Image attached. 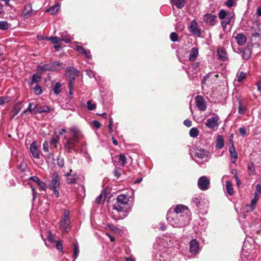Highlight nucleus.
I'll list each match as a JSON object with an SVG mask.
<instances>
[{
	"label": "nucleus",
	"mask_w": 261,
	"mask_h": 261,
	"mask_svg": "<svg viewBox=\"0 0 261 261\" xmlns=\"http://www.w3.org/2000/svg\"><path fill=\"white\" fill-rule=\"evenodd\" d=\"M71 137L66 138L64 143L66 151L70 153L72 151L81 152L85 144L82 132L76 126H73L69 129Z\"/></svg>",
	"instance_id": "f257e3e1"
},
{
	"label": "nucleus",
	"mask_w": 261,
	"mask_h": 261,
	"mask_svg": "<svg viewBox=\"0 0 261 261\" xmlns=\"http://www.w3.org/2000/svg\"><path fill=\"white\" fill-rule=\"evenodd\" d=\"M167 220L172 226L181 227L188 225L191 218L189 216H185V218L180 217L177 213L172 212V208H170L167 213Z\"/></svg>",
	"instance_id": "f03ea898"
},
{
	"label": "nucleus",
	"mask_w": 261,
	"mask_h": 261,
	"mask_svg": "<svg viewBox=\"0 0 261 261\" xmlns=\"http://www.w3.org/2000/svg\"><path fill=\"white\" fill-rule=\"evenodd\" d=\"M63 68V64L59 62H50L42 65H38L37 70L40 73H43L47 71H56Z\"/></svg>",
	"instance_id": "7ed1b4c3"
},
{
	"label": "nucleus",
	"mask_w": 261,
	"mask_h": 261,
	"mask_svg": "<svg viewBox=\"0 0 261 261\" xmlns=\"http://www.w3.org/2000/svg\"><path fill=\"white\" fill-rule=\"evenodd\" d=\"M218 17L220 20L221 26L223 30H225L227 25L230 24L232 19L234 18V14L222 9L218 13Z\"/></svg>",
	"instance_id": "20e7f679"
},
{
	"label": "nucleus",
	"mask_w": 261,
	"mask_h": 261,
	"mask_svg": "<svg viewBox=\"0 0 261 261\" xmlns=\"http://www.w3.org/2000/svg\"><path fill=\"white\" fill-rule=\"evenodd\" d=\"M61 186V177L59 176V173L57 171H54L51 180L48 185L49 188L51 189L57 197L60 196L59 192L58 189Z\"/></svg>",
	"instance_id": "39448f33"
},
{
	"label": "nucleus",
	"mask_w": 261,
	"mask_h": 261,
	"mask_svg": "<svg viewBox=\"0 0 261 261\" xmlns=\"http://www.w3.org/2000/svg\"><path fill=\"white\" fill-rule=\"evenodd\" d=\"M59 228L62 233L68 232L71 229L70 219L68 213H65L59 222Z\"/></svg>",
	"instance_id": "423d86ee"
},
{
	"label": "nucleus",
	"mask_w": 261,
	"mask_h": 261,
	"mask_svg": "<svg viewBox=\"0 0 261 261\" xmlns=\"http://www.w3.org/2000/svg\"><path fill=\"white\" fill-rule=\"evenodd\" d=\"M128 199L123 194L119 195L117 198V202L113 205V208L118 212H123L125 205L128 203Z\"/></svg>",
	"instance_id": "0eeeda50"
},
{
	"label": "nucleus",
	"mask_w": 261,
	"mask_h": 261,
	"mask_svg": "<svg viewBox=\"0 0 261 261\" xmlns=\"http://www.w3.org/2000/svg\"><path fill=\"white\" fill-rule=\"evenodd\" d=\"M188 210V208L187 206L182 204H179L174 208L172 212H174L175 213H177V215L180 216V217L185 218V216H190L189 212L187 211Z\"/></svg>",
	"instance_id": "6e6552de"
},
{
	"label": "nucleus",
	"mask_w": 261,
	"mask_h": 261,
	"mask_svg": "<svg viewBox=\"0 0 261 261\" xmlns=\"http://www.w3.org/2000/svg\"><path fill=\"white\" fill-rule=\"evenodd\" d=\"M195 104L198 109L201 111H205L206 109V102L204 97L201 95H197L195 98Z\"/></svg>",
	"instance_id": "1a4fd4ad"
},
{
	"label": "nucleus",
	"mask_w": 261,
	"mask_h": 261,
	"mask_svg": "<svg viewBox=\"0 0 261 261\" xmlns=\"http://www.w3.org/2000/svg\"><path fill=\"white\" fill-rule=\"evenodd\" d=\"M210 180L205 176L200 177L198 181V187L202 191H205L209 188Z\"/></svg>",
	"instance_id": "9d476101"
},
{
	"label": "nucleus",
	"mask_w": 261,
	"mask_h": 261,
	"mask_svg": "<svg viewBox=\"0 0 261 261\" xmlns=\"http://www.w3.org/2000/svg\"><path fill=\"white\" fill-rule=\"evenodd\" d=\"M203 21L208 25L214 26L217 22V16L211 13H206L203 16Z\"/></svg>",
	"instance_id": "9b49d317"
},
{
	"label": "nucleus",
	"mask_w": 261,
	"mask_h": 261,
	"mask_svg": "<svg viewBox=\"0 0 261 261\" xmlns=\"http://www.w3.org/2000/svg\"><path fill=\"white\" fill-rule=\"evenodd\" d=\"M195 155L196 157L201 159H204V161L208 160V155L209 154L208 151H206L204 149H198L197 148L195 149Z\"/></svg>",
	"instance_id": "f8f14e48"
},
{
	"label": "nucleus",
	"mask_w": 261,
	"mask_h": 261,
	"mask_svg": "<svg viewBox=\"0 0 261 261\" xmlns=\"http://www.w3.org/2000/svg\"><path fill=\"white\" fill-rule=\"evenodd\" d=\"M229 144H230V146L229 147V151L231 158V162L233 164H235L238 159V152L236 150L232 139H230Z\"/></svg>",
	"instance_id": "ddd939ff"
},
{
	"label": "nucleus",
	"mask_w": 261,
	"mask_h": 261,
	"mask_svg": "<svg viewBox=\"0 0 261 261\" xmlns=\"http://www.w3.org/2000/svg\"><path fill=\"white\" fill-rule=\"evenodd\" d=\"M218 116L212 117L206 120L205 125L209 128L214 129L218 126Z\"/></svg>",
	"instance_id": "4468645a"
},
{
	"label": "nucleus",
	"mask_w": 261,
	"mask_h": 261,
	"mask_svg": "<svg viewBox=\"0 0 261 261\" xmlns=\"http://www.w3.org/2000/svg\"><path fill=\"white\" fill-rule=\"evenodd\" d=\"M189 31L193 35H197L198 37L201 36L200 29L198 27L197 22L195 20H192L189 27Z\"/></svg>",
	"instance_id": "2eb2a0df"
},
{
	"label": "nucleus",
	"mask_w": 261,
	"mask_h": 261,
	"mask_svg": "<svg viewBox=\"0 0 261 261\" xmlns=\"http://www.w3.org/2000/svg\"><path fill=\"white\" fill-rule=\"evenodd\" d=\"M235 33L233 34V37L237 40V43L240 45H244L247 41V38L246 36L242 33L236 34V35L234 36Z\"/></svg>",
	"instance_id": "dca6fc26"
},
{
	"label": "nucleus",
	"mask_w": 261,
	"mask_h": 261,
	"mask_svg": "<svg viewBox=\"0 0 261 261\" xmlns=\"http://www.w3.org/2000/svg\"><path fill=\"white\" fill-rule=\"evenodd\" d=\"M30 150L33 156L36 159L40 158V153L38 149V146L35 142H33L30 145Z\"/></svg>",
	"instance_id": "f3484780"
},
{
	"label": "nucleus",
	"mask_w": 261,
	"mask_h": 261,
	"mask_svg": "<svg viewBox=\"0 0 261 261\" xmlns=\"http://www.w3.org/2000/svg\"><path fill=\"white\" fill-rule=\"evenodd\" d=\"M217 55L219 59L223 61L228 60L227 54L226 49L223 47H220L218 49Z\"/></svg>",
	"instance_id": "a211bd4d"
},
{
	"label": "nucleus",
	"mask_w": 261,
	"mask_h": 261,
	"mask_svg": "<svg viewBox=\"0 0 261 261\" xmlns=\"http://www.w3.org/2000/svg\"><path fill=\"white\" fill-rule=\"evenodd\" d=\"M199 244L195 239L191 240L190 244V251L192 253H196L199 251Z\"/></svg>",
	"instance_id": "6ab92c4d"
},
{
	"label": "nucleus",
	"mask_w": 261,
	"mask_h": 261,
	"mask_svg": "<svg viewBox=\"0 0 261 261\" xmlns=\"http://www.w3.org/2000/svg\"><path fill=\"white\" fill-rule=\"evenodd\" d=\"M240 52L242 54V58L244 60H248L251 56V51L248 47L244 48H239Z\"/></svg>",
	"instance_id": "aec40b11"
},
{
	"label": "nucleus",
	"mask_w": 261,
	"mask_h": 261,
	"mask_svg": "<svg viewBox=\"0 0 261 261\" xmlns=\"http://www.w3.org/2000/svg\"><path fill=\"white\" fill-rule=\"evenodd\" d=\"M76 50L83 55L87 59H90L91 55L89 50H86L84 47L81 46L76 45Z\"/></svg>",
	"instance_id": "412c9836"
},
{
	"label": "nucleus",
	"mask_w": 261,
	"mask_h": 261,
	"mask_svg": "<svg viewBox=\"0 0 261 261\" xmlns=\"http://www.w3.org/2000/svg\"><path fill=\"white\" fill-rule=\"evenodd\" d=\"M22 101H18L13 106L12 111L13 117L16 116L19 113L22 108Z\"/></svg>",
	"instance_id": "4be33fe9"
},
{
	"label": "nucleus",
	"mask_w": 261,
	"mask_h": 261,
	"mask_svg": "<svg viewBox=\"0 0 261 261\" xmlns=\"http://www.w3.org/2000/svg\"><path fill=\"white\" fill-rule=\"evenodd\" d=\"M198 55V49L196 47H193L190 52L189 60L190 61H194L197 57Z\"/></svg>",
	"instance_id": "5701e85b"
},
{
	"label": "nucleus",
	"mask_w": 261,
	"mask_h": 261,
	"mask_svg": "<svg viewBox=\"0 0 261 261\" xmlns=\"http://www.w3.org/2000/svg\"><path fill=\"white\" fill-rule=\"evenodd\" d=\"M32 13V5L31 4L25 5L23 10V15L24 16H30Z\"/></svg>",
	"instance_id": "b1692460"
},
{
	"label": "nucleus",
	"mask_w": 261,
	"mask_h": 261,
	"mask_svg": "<svg viewBox=\"0 0 261 261\" xmlns=\"http://www.w3.org/2000/svg\"><path fill=\"white\" fill-rule=\"evenodd\" d=\"M224 139L222 136H218L216 140V147L221 149L224 147Z\"/></svg>",
	"instance_id": "393cba45"
},
{
	"label": "nucleus",
	"mask_w": 261,
	"mask_h": 261,
	"mask_svg": "<svg viewBox=\"0 0 261 261\" xmlns=\"http://www.w3.org/2000/svg\"><path fill=\"white\" fill-rule=\"evenodd\" d=\"M170 1L178 9L182 8L186 3L185 0H170Z\"/></svg>",
	"instance_id": "a878e982"
},
{
	"label": "nucleus",
	"mask_w": 261,
	"mask_h": 261,
	"mask_svg": "<svg viewBox=\"0 0 261 261\" xmlns=\"http://www.w3.org/2000/svg\"><path fill=\"white\" fill-rule=\"evenodd\" d=\"M226 189L227 193L230 195H232L233 194V189L232 187V183L229 181L227 180L226 181Z\"/></svg>",
	"instance_id": "bb28decb"
},
{
	"label": "nucleus",
	"mask_w": 261,
	"mask_h": 261,
	"mask_svg": "<svg viewBox=\"0 0 261 261\" xmlns=\"http://www.w3.org/2000/svg\"><path fill=\"white\" fill-rule=\"evenodd\" d=\"M50 111V108L47 106H43L39 107L36 111L35 113H48Z\"/></svg>",
	"instance_id": "cd10ccee"
},
{
	"label": "nucleus",
	"mask_w": 261,
	"mask_h": 261,
	"mask_svg": "<svg viewBox=\"0 0 261 261\" xmlns=\"http://www.w3.org/2000/svg\"><path fill=\"white\" fill-rule=\"evenodd\" d=\"M61 90L62 84L60 82L56 83L53 88V91H54V93L56 95L59 94L61 92Z\"/></svg>",
	"instance_id": "c85d7f7f"
},
{
	"label": "nucleus",
	"mask_w": 261,
	"mask_h": 261,
	"mask_svg": "<svg viewBox=\"0 0 261 261\" xmlns=\"http://www.w3.org/2000/svg\"><path fill=\"white\" fill-rule=\"evenodd\" d=\"M60 40L64 41L66 43H68L70 42L71 39L67 33L66 32H63L61 34Z\"/></svg>",
	"instance_id": "c756f323"
},
{
	"label": "nucleus",
	"mask_w": 261,
	"mask_h": 261,
	"mask_svg": "<svg viewBox=\"0 0 261 261\" xmlns=\"http://www.w3.org/2000/svg\"><path fill=\"white\" fill-rule=\"evenodd\" d=\"M199 134V131L196 127H192L189 132L190 137L194 138L197 137Z\"/></svg>",
	"instance_id": "7c9ffc66"
},
{
	"label": "nucleus",
	"mask_w": 261,
	"mask_h": 261,
	"mask_svg": "<svg viewBox=\"0 0 261 261\" xmlns=\"http://www.w3.org/2000/svg\"><path fill=\"white\" fill-rule=\"evenodd\" d=\"M59 6L55 5L49 8V9H47L46 11L49 12L52 15H54L59 11Z\"/></svg>",
	"instance_id": "2f4dec72"
},
{
	"label": "nucleus",
	"mask_w": 261,
	"mask_h": 261,
	"mask_svg": "<svg viewBox=\"0 0 261 261\" xmlns=\"http://www.w3.org/2000/svg\"><path fill=\"white\" fill-rule=\"evenodd\" d=\"M247 169L250 175H254L256 173L253 163H250L248 164Z\"/></svg>",
	"instance_id": "473e14b6"
},
{
	"label": "nucleus",
	"mask_w": 261,
	"mask_h": 261,
	"mask_svg": "<svg viewBox=\"0 0 261 261\" xmlns=\"http://www.w3.org/2000/svg\"><path fill=\"white\" fill-rule=\"evenodd\" d=\"M38 104L36 102H32L29 104V106L27 109V111L32 113L37 107Z\"/></svg>",
	"instance_id": "72a5a7b5"
},
{
	"label": "nucleus",
	"mask_w": 261,
	"mask_h": 261,
	"mask_svg": "<svg viewBox=\"0 0 261 261\" xmlns=\"http://www.w3.org/2000/svg\"><path fill=\"white\" fill-rule=\"evenodd\" d=\"M79 254V248L77 244L74 243L73 244V256L74 257L73 261L77 257Z\"/></svg>",
	"instance_id": "f704fd0d"
},
{
	"label": "nucleus",
	"mask_w": 261,
	"mask_h": 261,
	"mask_svg": "<svg viewBox=\"0 0 261 261\" xmlns=\"http://www.w3.org/2000/svg\"><path fill=\"white\" fill-rule=\"evenodd\" d=\"M59 136H57L56 137H54L51 139L50 141V145L54 147V148H56L57 147V143L59 141Z\"/></svg>",
	"instance_id": "c9c22d12"
},
{
	"label": "nucleus",
	"mask_w": 261,
	"mask_h": 261,
	"mask_svg": "<svg viewBox=\"0 0 261 261\" xmlns=\"http://www.w3.org/2000/svg\"><path fill=\"white\" fill-rule=\"evenodd\" d=\"M66 72L70 75H75L77 73V70L74 67H68L66 69Z\"/></svg>",
	"instance_id": "e433bc0d"
},
{
	"label": "nucleus",
	"mask_w": 261,
	"mask_h": 261,
	"mask_svg": "<svg viewBox=\"0 0 261 261\" xmlns=\"http://www.w3.org/2000/svg\"><path fill=\"white\" fill-rule=\"evenodd\" d=\"M9 28V23L6 21H0V30H7Z\"/></svg>",
	"instance_id": "4c0bfd02"
},
{
	"label": "nucleus",
	"mask_w": 261,
	"mask_h": 261,
	"mask_svg": "<svg viewBox=\"0 0 261 261\" xmlns=\"http://www.w3.org/2000/svg\"><path fill=\"white\" fill-rule=\"evenodd\" d=\"M119 161L121 162V166L123 167L126 163V158L124 154H120L119 156Z\"/></svg>",
	"instance_id": "58836bf2"
},
{
	"label": "nucleus",
	"mask_w": 261,
	"mask_h": 261,
	"mask_svg": "<svg viewBox=\"0 0 261 261\" xmlns=\"http://www.w3.org/2000/svg\"><path fill=\"white\" fill-rule=\"evenodd\" d=\"M48 40L51 41L52 42V43H54L55 45L58 44L59 42L61 41L60 39L57 36L50 37L49 38H48Z\"/></svg>",
	"instance_id": "ea45409f"
},
{
	"label": "nucleus",
	"mask_w": 261,
	"mask_h": 261,
	"mask_svg": "<svg viewBox=\"0 0 261 261\" xmlns=\"http://www.w3.org/2000/svg\"><path fill=\"white\" fill-rule=\"evenodd\" d=\"M170 38L172 41L176 42L178 41V36L176 33L172 32L170 35Z\"/></svg>",
	"instance_id": "a19ab883"
},
{
	"label": "nucleus",
	"mask_w": 261,
	"mask_h": 261,
	"mask_svg": "<svg viewBox=\"0 0 261 261\" xmlns=\"http://www.w3.org/2000/svg\"><path fill=\"white\" fill-rule=\"evenodd\" d=\"M57 164L60 168L63 167L64 166V161L63 158L61 156H58L57 159Z\"/></svg>",
	"instance_id": "79ce46f5"
},
{
	"label": "nucleus",
	"mask_w": 261,
	"mask_h": 261,
	"mask_svg": "<svg viewBox=\"0 0 261 261\" xmlns=\"http://www.w3.org/2000/svg\"><path fill=\"white\" fill-rule=\"evenodd\" d=\"M41 80V76L38 73H35L33 75L32 83H38Z\"/></svg>",
	"instance_id": "37998d69"
},
{
	"label": "nucleus",
	"mask_w": 261,
	"mask_h": 261,
	"mask_svg": "<svg viewBox=\"0 0 261 261\" xmlns=\"http://www.w3.org/2000/svg\"><path fill=\"white\" fill-rule=\"evenodd\" d=\"M10 100V98L8 97H0V106L9 102Z\"/></svg>",
	"instance_id": "c03bdc74"
},
{
	"label": "nucleus",
	"mask_w": 261,
	"mask_h": 261,
	"mask_svg": "<svg viewBox=\"0 0 261 261\" xmlns=\"http://www.w3.org/2000/svg\"><path fill=\"white\" fill-rule=\"evenodd\" d=\"M246 111V108L244 107H243L241 105V102L240 101H239V113L240 114H245Z\"/></svg>",
	"instance_id": "a18cd8bd"
},
{
	"label": "nucleus",
	"mask_w": 261,
	"mask_h": 261,
	"mask_svg": "<svg viewBox=\"0 0 261 261\" xmlns=\"http://www.w3.org/2000/svg\"><path fill=\"white\" fill-rule=\"evenodd\" d=\"M87 104L88 106V108L89 110H93L96 108V105L95 103H93L91 102L90 100H88L87 102Z\"/></svg>",
	"instance_id": "49530a36"
},
{
	"label": "nucleus",
	"mask_w": 261,
	"mask_h": 261,
	"mask_svg": "<svg viewBox=\"0 0 261 261\" xmlns=\"http://www.w3.org/2000/svg\"><path fill=\"white\" fill-rule=\"evenodd\" d=\"M225 5L228 8H231V7L235 5V2L234 0H227L224 3Z\"/></svg>",
	"instance_id": "de8ad7c7"
},
{
	"label": "nucleus",
	"mask_w": 261,
	"mask_h": 261,
	"mask_svg": "<svg viewBox=\"0 0 261 261\" xmlns=\"http://www.w3.org/2000/svg\"><path fill=\"white\" fill-rule=\"evenodd\" d=\"M109 227L110 228L111 230H112L115 233H119L121 231V230L119 228L115 226L112 224L109 225Z\"/></svg>",
	"instance_id": "09e8293b"
},
{
	"label": "nucleus",
	"mask_w": 261,
	"mask_h": 261,
	"mask_svg": "<svg viewBox=\"0 0 261 261\" xmlns=\"http://www.w3.org/2000/svg\"><path fill=\"white\" fill-rule=\"evenodd\" d=\"M34 91L37 95H40L42 93V91L40 86L36 85L34 88Z\"/></svg>",
	"instance_id": "8fccbe9b"
},
{
	"label": "nucleus",
	"mask_w": 261,
	"mask_h": 261,
	"mask_svg": "<svg viewBox=\"0 0 261 261\" xmlns=\"http://www.w3.org/2000/svg\"><path fill=\"white\" fill-rule=\"evenodd\" d=\"M246 77V73L243 72H241L239 76H238V81L239 82H241L244 79H245Z\"/></svg>",
	"instance_id": "3c124183"
},
{
	"label": "nucleus",
	"mask_w": 261,
	"mask_h": 261,
	"mask_svg": "<svg viewBox=\"0 0 261 261\" xmlns=\"http://www.w3.org/2000/svg\"><path fill=\"white\" fill-rule=\"evenodd\" d=\"M113 121L112 118L110 119L109 124L108 125V127L109 128V131L111 133H112L113 132Z\"/></svg>",
	"instance_id": "603ef678"
},
{
	"label": "nucleus",
	"mask_w": 261,
	"mask_h": 261,
	"mask_svg": "<svg viewBox=\"0 0 261 261\" xmlns=\"http://www.w3.org/2000/svg\"><path fill=\"white\" fill-rule=\"evenodd\" d=\"M257 201V199L254 198L251 200V205L249 206V207L251 208V211H253L255 205L256 204V202Z\"/></svg>",
	"instance_id": "864d4df0"
},
{
	"label": "nucleus",
	"mask_w": 261,
	"mask_h": 261,
	"mask_svg": "<svg viewBox=\"0 0 261 261\" xmlns=\"http://www.w3.org/2000/svg\"><path fill=\"white\" fill-rule=\"evenodd\" d=\"M56 248L59 251H62L63 249V247L62 244L60 241H57L56 242Z\"/></svg>",
	"instance_id": "5fc2aeb1"
},
{
	"label": "nucleus",
	"mask_w": 261,
	"mask_h": 261,
	"mask_svg": "<svg viewBox=\"0 0 261 261\" xmlns=\"http://www.w3.org/2000/svg\"><path fill=\"white\" fill-rule=\"evenodd\" d=\"M47 238L48 241L51 242H54L55 241V237L50 232H48Z\"/></svg>",
	"instance_id": "6e6d98bb"
},
{
	"label": "nucleus",
	"mask_w": 261,
	"mask_h": 261,
	"mask_svg": "<svg viewBox=\"0 0 261 261\" xmlns=\"http://www.w3.org/2000/svg\"><path fill=\"white\" fill-rule=\"evenodd\" d=\"M29 179L30 180H32V181H33L35 182H36L37 184H38V182H40V180L39 179V178L37 177V176H31L29 178Z\"/></svg>",
	"instance_id": "4d7b16f0"
},
{
	"label": "nucleus",
	"mask_w": 261,
	"mask_h": 261,
	"mask_svg": "<svg viewBox=\"0 0 261 261\" xmlns=\"http://www.w3.org/2000/svg\"><path fill=\"white\" fill-rule=\"evenodd\" d=\"M239 133L242 136L244 137L246 135V130L244 127H240L239 128Z\"/></svg>",
	"instance_id": "13d9d810"
},
{
	"label": "nucleus",
	"mask_w": 261,
	"mask_h": 261,
	"mask_svg": "<svg viewBox=\"0 0 261 261\" xmlns=\"http://www.w3.org/2000/svg\"><path fill=\"white\" fill-rule=\"evenodd\" d=\"M48 143L47 142H44L43 144V150L45 152L48 151Z\"/></svg>",
	"instance_id": "bf43d9fd"
},
{
	"label": "nucleus",
	"mask_w": 261,
	"mask_h": 261,
	"mask_svg": "<svg viewBox=\"0 0 261 261\" xmlns=\"http://www.w3.org/2000/svg\"><path fill=\"white\" fill-rule=\"evenodd\" d=\"M74 78H72V79H70L68 83V88L69 89H74L73 88V82H74Z\"/></svg>",
	"instance_id": "052dcab7"
},
{
	"label": "nucleus",
	"mask_w": 261,
	"mask_h": 261,
	"mask_svg": "<svg viewBox=\"0 0 261 261\" xmlns=\"http://www.w3.org/2000/svg\"><path fill=\"white\" fill-rule=\"evenodd\" d=\"M184 124L187 127H190L192 125V121L189 119H186L184 122Z\"/></svg>",
	"instance_id": "680f3d73"
},
{
	"label": "nucleus",
	"mask_w": 261,
	"mask_h": 261,
	"mask_svg": "<svg viewBox=\"0 0 261 261\" xmlns=\"http://www.w3.org/2000/svg\"><path fill=\"white\" fill-rule=\"evenodd\" d=\"M103 194L102 193L100 195H99L95 199V202L97 203H100L101 202V199L103 198Z\"/></svg>",
	"instance_id": "e2e57ef3"
},
{
	"label": "nucleus",
	"mask_w": 261,
	"mask_h": 261,
	"mask_svg": "<svg viewBox=\"0 0 261 261\" xmlns=\"http://www.w3.org/2000/svg\"><path fill=\"white\" fill-rule=\"evenodd\" d=\"M37 185H38V186H39V187H40L42 190H46V185H45L44 182H42V181H40V182H38V183L37 184Z\"/></svg>",
	"instance_id": "0e129e2a"
},
{
	"label": "nucleus",
	"mask_w": 261,
	"mask_h": 261,
	"mask_svg": "<svg viewBox=\"0 0 261 261\" xmlns=\"http://www.w3.org/2000/svg\"><path fill=\"white\" fill-rule=\"evenodd\" d=\"M93 125L97 128H99L100 126V123L97 120H95L93 122Z\"/></svg>",
	"instance_id": "69168bd1"
},
{
	"label": "nucleus",
	"mask_w": 261,
	"mask_h": 261,
	"mask_svg": "<svg viewBox=\"0 0 261 261\" xmlns=\"http://www.w3.org/2000/svg\"><path fill=\"white\" fill-rule=\"evenodd\" d=\"M155 261H167V258H165L164 256L160 255L159 257L157 258Z\"/></svg>",
	"instance_id": "338daca9"
},
{
	"label": "nucleus",
	"mask_w": 261,
	"mask_h": 261,
	"mask_svg": "<svg viewBox=\"0 0 261 261\" xmlns=\"http://www.w3.org/2000/svg\"><path fill=\"white\" fill-rule=\"evenodd\" d=\"M256 191L257 193L261 194V185L257 184L256 186Z\"/></svg>",
	"instance_id": "774afa93"
}]
</instances>
